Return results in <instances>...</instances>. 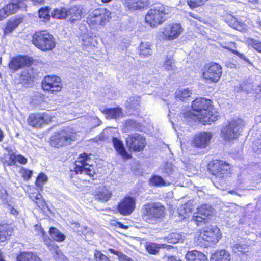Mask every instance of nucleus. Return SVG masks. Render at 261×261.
I'll list each match as a JSON object with an SVG mask.
<instances>
[{"instance_id": "obj_22", "label": "nucleus", "mask_w": 261, "mask_h": 261, "mask_svg": "<svg viewBox=\"0 0 261 261\" xmlns=\"http://www.w3.org/2000/svg\"><path fill=\"white\" fill-rule=\"evenodd\" d=\"M8 155L9 160L4 162V166H13L16 164V162L21 164H25L27 162V159L21 155H16L13 152H9Z\"/></svg>"}, {"instance_id": "obj_54", "label": "nucleus", "mask_w": 261, "mask_h": 261, "mask_svg": "<svg viewBox=\"0 0 261 261\" xmlns=\"http://www.w3.org/2000/svg\"><path fill=\"white\" fill-rule=\"evenodd\" d=\"M239 210H241V207L238 206L235 204H232L230 206L228 211L232 213H237Z\"/></svg>"}, {"instance_id": "obj_50", "label": "nucleus", "mask_w": 261, "mask_h": 261, "mask_svg": "<svg viewBox=\"0 0 261 261\" xmlns=\"http://www.w3.org/2000/svg\"><path fill=\"white\" fill-rule=\"evenodd\" d=\"M18 24L19 23H17L15 21L8 23L4 30V35H6L8 33L12 32L18 26Z\"/></svg>"}, {"instance_id": "obj_10", "label": "nucleus", "mask_w": 261, "mask_h": 261, "mask_svg": "<svg viewBox=\"0 0 261 261\" xmlns=\"http://www.w3.org/2000/svg\"><path fill=\"white\" fill-rule=\"evenodd\" d=\"M222 72V68L219 64L211 63L205 67L203 76L207 83H216L219 80Z\"/></svg>"}, {"instance_id": "obj_9", "label": "nucleus", "mask_w": 261, "mask_h": 261, "mask_svg": "<svg viewBox=\"0 0 261 261\" xmlns=\"http://www.w3.org/2000/svg\"><path fill=\"white\" fill-rule=\"evenodd\" d=\"M89 159V156L85 153L80 155L75 163L74 172L75 174L80 173L88 175L90 177L94 176L95 171L93 167L86 163Z\"/></svg>"}, {"instance_id": "obj_46", "label": "nucleus", "mask_w": 261, "mask_h": 261, "mask_svg": "<svg viewBox=\"0 0 261 261\" xmlns=\"http://www.w3.org/2000/svg\"><path fill=\"white\" fill-rule=\"evenodd\" d=\"M206 217L198 214V212L195 214L192 217V220L195 222L197 225H200L202 223H206Z\"/></svg>"}, {"instance_id": "obj_23", "label": "nucleus", "mask_w": 261, "mask_h": 261, "mask_svg": "<svg viewBox=\"0 0 261 261\" xmlns=\"http://www.w3.org/2000/svg\"><path fill=\"white\" fill-rule=\"evenodd\" d=\"M231 248L233 252L238 255L244 254L250 250L249 245L245 241L232 245Z\"/></svg>"}, {"instance_id": "obj_4", "label": "nucleus", "mask_w": 261, "mask_h": 261, "mask_svg": "<svg viewBox=\"0 0 261 261\" xmlns=\"http://www.w3.org/2000/svg\"><path fill=\"white\" fill-rule=\"evenodd\" d=\"M220 230L217 227L205 228L197 232L195 238L196 243L201 247H207L215 244L220 239Z\"/></svg>"}, {"instance_id": "obj_39", "label": "nucleus", "mask_w": 261, "mask_h": 261, "mask_svg": "<svg viewBox=\"0 0 261 261\" xmlns=\"http://www.w3.org/2000/svg\"><path fill=\"white\" fill-rule=\"evenodd\" d=\"M50 9L48 7L42 8L38 11L39 17L43 19L44 21L49 20L50 18L49 15Z\"/></svg>"}, {"instance_id": "obj_26", "label": "nucleus", "mask_w": 261, "mask_h": 261, "mask_svg": "<svg viewBox=\"0 0 261 261\" xmlns=\"http://www.w3.org/2000/svg\"><path fill=\"white\" fill-rule=\"evenodd\" d=\"M230 255L225 250H220L213 254L211 257V261H230Z\"/></svg>"}, {"instance_id": "obj_47", "label": "nucleus", "mask_w": 261, "mask_h": 261, "mask_svg": "<svg viewBox=\"0 0 261 261\" xmlns=\"http://www.w3.org/2000/svg\"><path fill=\"white\" fill-rule=\"evenodd\" d=\"M168 241L170 243H176L181 240V236L179 233H172L167 237Z\"/></svg>"}, {"instance_id": "obj_1", "label": "nucleus", "mask_w": 261, "mask_h": 261, "mask_svg": "<svg viewBox=\"0 0 261 261\" xmlns=\"http://www.w3.org/2000/svg\"><path fill=\"white\" fill-rule=\"evenodd\" d=\"M192 108L194 111L192 116L204 124H210L217 120V116L213 115L211 111L212 101L208 99H196L193 101Z\"/></svg>"}, {"instance_id": "obj_28", "label": "nucleus", "mask_w": 261, "mask_h": 261, "mask_svg": "<svg viewBox=\"0 0 261 261\" xmlns=\"http://www.w3.org/2000/svg\"><path fill=\"white\" fill-rule=\"evenodd\" d=\"M104 113L107 118L117 119L122 117V109L120 108H114L104 110Z\"/></svg>"}, {"instance_id": "obj_24", "label": "nucleus", "mask_w": 261, "mask_h": 261, "mask_svg": "<svg viewBox=\"0 0 261 261\" xmlns=\"http://www.w3.org/2000/svg\"><path fill=\"white\" fill-rule=\"evenodd\" d=\"M34 77L35 74L33 70L29 68L22 71L20 77V81L24 85L29 86L33 82Z\"/></svg>"}, {"instance_id": "obj_41", "label": "nucleus", "mask_w": 261, "mask_h": 261, "mask_svg": "<svg viewBox=\"0 0 261 261\" xmlns=\"http://www.w3.org/2000/svg\"><path fill=\"white\" fill-rule=\"evenodd\" d=\"M8 225L7 224H0V241L4 242L7 238L9 232L8 231Z\"/></svg>"}, {"instance_id": "obj_48", "label": "nucleus", "mask_w": 261, "mask_h": 261, "mask_svg": "<svg viewBox=\"0 0 261 261\" xmlns=\"http://www.w3.org/2000/svg\"><path fill=\"white\" fill-rule=\"evenodd\" d=\"M162 170V172L163 173H164L166 176H169L172 173L174 170L173 165L170 163H166Z\"/></svg>"}, {"instance_id": "obj_13", "label": "nucleus", "mask_w": 261, "mask_h": 261, "mask_svg": "<svg viewBox=\"0 0 261 261\" xmlns=\"http://www.w3.org/2000/svg\"><path fill=\"white\" fill-rule=\"evenodd\" d=\"M51 121L50 116L46 113L31 114L28 119L29 124L35 128H39L44 123H48Z\"/></svg>"}, {"instance_id": "obj_27", "label": "nucleus", "mask_w": 261, "mask_h": 261, "mask_svg": "<svg viewBox=\"0 0 261 261\" xmlns=\"http://www.w3.org/2000/svg\"><path fill=\"white\" fill-rule=\"evenodd\" d=\"M17 261H41L36 254L31 252H21L17 257Z\"/></svg>"}, {"instance_id": "obj_61", "label": "nucleus", "mask_w": 261, "mask_h": 261, "mask_svg": "<svg viewBox=\"0 0 261 261\" xmlns=\"http://www.w3.org/2000/svg\"><path fill=\"white\" fill-rule=\"evenodd\" d=\"M188 14L190 16L192 17L195 19H199L200 18V17L198 16L197 14H194L192 12H189Z\"/></svg>"}, {"instance_id": "obj_59", "label": "nucleus", "mask_w": 261, "mask_h": 261, "mask_svg": "<svg viewBox=\"0 0 261 261\" xmlns=\"http://www.w3.org/2000/svg\"><path fill=\"white\" fill-rule=\"evenodd\" d=\"M9 207H10V212L12 214H13L14 215H18V212L16 209L12 207H10V206H9Z\"/></svg>"}, {"instance_id": "obj_49", "label": "nucleus", "mask_w": 261, "mask_h": 261, "mask_svg": "<svg viewBox=\"0 0 261 261\" xmlns=\"http://www.w3.org/2000/svg\"><path fill=\"white\" fill-rule=\"evenodd\" d=\"M47 177L46 175L44 173H40L37 177L36 185L41 188L43 185L47 181Z\"/></svg>"}, {"instance_id": "obj_35", "label": "nucleus", "mask_w": 261, "mask_h": 261, "mask_svg": "<svg viewBox=\"0 0 261 261\" xmlns=\"http://www.w3.org/2000/svg\"><path fill=\"white\" fill-rule=\"evenodd\" d=\"M51 238L56 241L61 242L65 240V236L55 227H51L49 230Z\"/></svg>"}, {"instance_id": "obj_7", "label": "nucleus", "mask_w": 261, "mask_h": 261, "mask_svg": "<svg viewBox=\"0 0 261 261\" xmlns=\"http://www.w3.org/2000/svg\"><path fill=\"white\" fill-rule=\"evenodd\" d=\"M111 14V12L106 9H96L89 14L87 22L93 28L103 25L109 21Z\"/></svg>"}, {"instance_id": "obj_5", "label": "nucleus", "mask_w": 261, "mask_h": 261, "mask_svg": "<svg viewBox=\"0 0 261 261\" xmlns=\"http://www.w3.org/2000/svg\"><path fill=\"white\" fill-rule=\"evenodd\" d=\"M32 42L43 51L52 50L56 44L53 35L46 31L36 32L33 36Z\"/></svg>"}, {"instance_id": "obj_53", "label": "nucleus", "mask_w": 261, "mask_h": 261, "mask_svg": "<svg viewBox=\"0 0 261 261\" xmlns=\"http://www.w3.org/2000/svg\"><path fill=\"white\" fill-rule=\"evenodd\" d=\"M237 92L239 91H245L247 92L248 91V85H247L246 83H243L241 84L239 86H236L235 88Z\"/></svg>"}, {"instance_id": "obj_60", "label": "nucleus", "mask_w": 261, "mask_h": 261, "mask_svg": "<svg viewBox=\"0 0 261 261\" xmlns=\"http://www.w3.org/2000/svg\"><path fill=\"white\" fill-rule=\"evenodd\" d=\"M256 94L259 97H261V84L256 89Z\"/></svg>"}, {"instance_id": "obj_42", "label": "nucleus", "mask_w": 261, "mask_h": 261, "mask_svg": "<svg viewBox=\"0 0 261 261\" xmlns=\"http://www.w3.org/2000/svg\"><path fill=\"white\" fill-rule=\"evenodd\" d=\"M247 42L249 45H251L254 49L261 53V41L249 38L247 40Z\"/></svg>"}, {"instance_id": "obj_25", "label": "nucleus", "mask_w": 261, "mask_h": 261, "mask_svg": "<svg viewBox=\"0 0 261 261\" xmlns=\"http://www.w3.org/2000/svg\"><path fill=\"white\" fill-rule=\"evenodd\" d=\"M186 261H207L206 256L197 250L188 251L186 255Z\"/></svg>"}, {"instance_id": "obj_20", "label": "nucleus", "mask_w": 261, "mask_h": 261, "mask_svg": "<svg viewBox=\"0 0 261 261\" xmlns=\"http://www.w3.org/2000/svg\"><path fill=\"white\" fill-rule=\"evenodd\" d=\"M148 5V0H124V5L130 10L144 8Z\"/></svg>"}, {"instance_id": "obj_11", "label": "nucleus", "mask_w": 261, "mask_h": 261, "mask_svg": "<svg viewBox=\"0 0 261 261\" xmlns=\"http://www.w3.org/2000/svg\"><path fill=\"white\" fill-rule=\"evenodd\" d=\"M126 142L129 149L134 151H142L146 145L145 138L138 134L129 135L126 139Z\"/></svg>"}, {"instance_id": "obj_44", "label": "nucleus", "mask_w": 261, "mask_h": 261, "mask_svg": "<svg viewBox=\"0 0 261 261\" xmlns=\"http://www.w3.org/2000/svg\"><path fill=\"white\" fill-rule=\"evenodd\" d=\"M207 0H187V4L189 7L194 9L204 5Z\"/></svg>"}, {"instance_id": "obj_36", "label": "nucleus", "mask_w": 261, "mask_h": 261, "mask_svg": "<svg viewBox=\"0 0 261 261\" xmlns=\"http://www.w3.org/2000/svg\"><path fill=\"white\" fill-rule=\"evenodd\" d=\"M140 105V97L133 96L129 97L126 102V106L129 109H136Z\"/></svg>"}, {"instance_id": "obj_29", "label": "nucleus", "mask_w": 261, "mask_h": 261, "mask_svg": "<svg viewBox=\"0 0 261 261\" xmlns=\"http://www.w3.org/2000/svg\"><path fill=\"white\" fill-rule=\"evenodd\" d=\"M113 146L116 151L121 155L123 157H126L128 153L126 152L123 142L116 137H113L112 139Z\"/></svg>"}, {"instance_id": "obj_63", "label": "nucleus", "mask_w": 261, "mask_h": 261, "mask_svg": "<svg viewBox=\"0 0 261 261\" xmlns=\"http://www.w3.org/2000/svg\"><path fill=\"white\" fill-rule=\"evenodd\" d=\"M49 247H51V248H49V250H51V249H54V250H55L56 252V253H58V250H59V248L57 246H54V245H51L49 244Z\"/></svg>"}, {"instance_id": "obj_55", "label": "nucleus", "mask_w": 261, "mask_h": 261, "mask_svg": "<svg viewBox=\"0 0 261 261\" xmlns=\"http://www.w3.org/2000/svg\"><path fill=\"white\" fill-rule=\"evenodd\" d=\"M232 51L237 56H238V57H239L240 58L243 59L244 60H245L246 62L249 63H251L249 61V60L246 58V57L243 54H242V53H239V51H238L237 50H232Z\"/></svg>"}, {"instance_id": "obj_51", "label": "nucleus", "mask_w": 261, "mask_h": 261, "mask_svg": "<svg viewBox=\"0 0 261 261\" xmlns=\"http://www.w3.org/2000/svg\"><path fill=\"white\" fill-rule=\"evenodd\" d=\"M94 256L96 261H108L109 260L107 256L97 250L94 251Z\"/></svg>"}, {"instance_id": "obj_15", "label": "nucleus", "mask_w": 261, "mask_h": 261, "mask_svg": "<svg viewBox=\"0 0 261 261\" xmlns=\"http://www.w3.org/2000/svg\"><path fill=\"white\" fill-rule=\"evenodd\" d=\"M230 169V166L223 161L216 160L215 161L211 169L213 175L219 178H224L225 174L227 173Z\"/></svg>"}, {"instance_id": "obj_40", "label": "nucleus", "mask_w": 261, "mask_h": 261, "mask_svg": "<svg viewBox=\"0 0 261 261\" xmlns=\"http://www.w3.org/2000/svg\"><path fill=\"white\" fill-rule=\"evenodd\" d=\"M108 251L111 253L117 255L120 261H133L131 258L125 255L121 251H116L113 249L111 248L109 249Z\"/></svg>"}, {"instance_id": "obj_58", "label": "nucleus", "mask_w": 261, "mask_h": 261, "mask_svg": "<svg viewBox=\"0 0 261 261\" xmlns=\"http://www.w3.org/2000/svg\"><path fill=\"white\" fill-rule=\"evenodd\" d=\"M234 22L232 24V27L237 30H239L240 29L239 28L242 27L241 24H242V23L241 22L238 21L236 18H234Z\"/></svg>"}, {"instance_id": "obj_16", "label": "nucleus", "mask_w": 261, "mask_h": 261, "mask_svg": "<svg viewBox=\"0 0 261 261\" xmlns=\"http://www.w3.org/2000/svg\"><path fill=\"white\" fill-rule=\"evenodd\" d=\"M135 208V199L131 197H126L120 202L118 206V211L123 215H130Z\"/></svg>"}, {"instance_id": "obj_14", "label": "nucleus", "mask_w": 261, "mask_h": 261, "mask_svg": "<svg viewBox=\"0 0 261 261\" xmlns=\"http://www.w3.org/2000/svg\"><path fill=\"white\" fill-rule=\"evenodd\" d=\"M182 31L180 24L170 23L165 26L163 34L166 39L171 40L178 38Z\"/></svg>"}, {"instance_id": "obj_31", "label": "nucleus", "mask_w": 261, "mask_h": 261, "mask_svg": "<svg viewBox=\"0 0 261 261\" xmlns=\"http://www.w3.org/2000/svg\"><path fill=\"white\" fill-rule=\"evenodd\" d=\"M167 246L166 244H158L153 243H148L146 245L147 251L152 254H156L159 252L160 249L165 248Z\"/></svg>"}, {"instance_id": "obj_17", "label": "nucleus", "mask_w": 261, "mask_h": 261, "mask_svg": "<svg viewBox=\"0 0 261 261\" xmlns=\"http://www.w3.org/2000/svg\"><path fill=\"white\" fill-rule=\"evenodd\" d=\"M212 135L209 132H201L196 135L193 140V144L195 147L204 148L209 144Z\"/></svg>"}, {"instance_id": "obj_33", "label": "nucleus", "mask_w": 261, "mask_h": 261, "mask_svg": "<svg viewBox=\"0 0 261 261\" xmlns=\"http://www.w3.org/2000/svg\"><path fill=\"white\" fill-rule=\"evenodd\" d=\"M176 98L180 100L184 101L190 97L192 91L189 89H181L176 92Z\"/></svg>"}, {"instance_id": "obj_8", "label": "nucleus", "mask_w": 261, "mask_h": 261, "mask_svg": "<svg viewBox=\"0 0 261 261\" xmlns=\"http://www.w3.org/2000/svg\"><path fill=\"white\" fill-rule=\"evenodd\" d=\"M244 125V121L240 119H234L229 122L221 130L223 139L228 141L236 139L240 135V130Z\"/></svg>"}, {"instance_id": "obj_18", "label": "nucleus", "mask_w": 261, "mask_h": 261, "mask_svg": "<svg viewBox=\"0 0 261 261\" xmlns=\"http://www.w3.org/2000/svg\"><path fill=\"white\" fill-rule=\"evenodd\" d=\"M32 60L27 56L17 57L12 59L9 64L10 68L16 70L23 66H30Z\"/></svg>"}, {"instance_id": "obj_2", "label": "nucleus", "mask_w": 261, "mask_h": 261, "mask_svg": "<svg viewBox=\"0 0 261 261\" xmlns=\"http://www.w3.org/2000/svg\"><path fill=\"white\" fill-rule=\"evenodd\" d=\"M165 207L160 203H148L142 208V218L149 223L162 221L165 214Z\"/></svg>"}, {"instance_id": "obj_57", "label": "nucleus", "mask_w": 261, "mask_h": 261, "mask_svg": "<svg viewBox=\"0 0 261 261\" xmlns=\"http://www.w3.org/2000/svg\"><path fill=\"white\" fill-rule=\"evenodd\" d=\"M0 197L5 202V201L7 202L6 199L7 197V194L6 193V191L5 190H2L0 192Z\"/></svg>"}, {"instance_id": "obj_32", "label": "nucleus", "mask_w": 261, "mask_h": 261, "mask_svg": "<svg viewBox=\"0 0 261 261\" xmlns=\"http://www.w3.org/2000/svg\"><path fill=\"white\" fill-rule=\"evenodd\" d=\"M67 9L65 8H57L53 10L51 16L55 19H63L67 17Z\"/></svg>"}, {"instance_id": "obj_38", "label": "nucleus", "mask_w": 261, "mask_h": 261, "mask_svg": "<svg viewBox=\"0 0 261 261\" xmlns=\"http://www.w3.org/2000/svg\"><path fill=\"white\" fill-rule=\"evenodd\" d=\"M198 214L207 218L213 213V210L211 207L206 204L202 205L198 208Z\"/></svg>"}, {"instance_id": "obj_62", "label": "nucleus", "mask_w": 261, "mask_h": 261, "mask_svg": "<svg viewBox=\"0 0 261 261\" xmlns=\"http://www.w3.org/2000/svg\"><path fill=\"white\" fill-rule=\"evenodd\" d=\"M167 261H180L177 260V258L174 256L167 257Z\"/></svg>"}, {"instance_id": "obj_30", "label": "nucleus", "mask_w": 261, "mask_h": 261, "mask_svg": "<svg viewBox=\"0 0 261 261\" xmlns=\"http://www.w3.org/2000/svg\"><path fill=\"white\" fill-rule=\"evenodd\" d=\"M30 199L33 201L39 208H44L46 204L42 195L38 193H31L29 194Z\"/></svg>"}, {"instance_id": "obj_52", "label": "nucleus", "mask_w": 261, "mask_h": 261, "mask_svg": "<svg viewBox=\"0 0 261 261\" xmlns=\"http://www.w3.org/2000/svg\"><path fill=\"white\" fill-rule=\"evenodd\" d=\"M22 177L24 180L29 179L32 175V171L24 168H22L20 170Z\"/></svg>"}, {"instance_id": "obj_64", "label": "nucleus", "mask_w": 261, "mask_h": 261, "mask_svg": "<svg viewBox=\"0 0 261 261\" xmlns=\"http://www.w3.org/2000/svg\"><path fill=\"white\" fill-rule=\"evenodd\" d=\"M259 29L261 30V19H258L256 22Z\"/></svg>"}, {"instance_id": "obj_56", "label": "nucleus", "mask_w": 261, "mask_h": 261, "mask_svg": "<svg viewBox=\"0 0 261 261\" xmlns=\"http://www.w3.org/2000/svg\"><path fill=\"white\" fill-rule=\"evenodd\" d=\"M7 12L4 7L0 9V21L9 16Z\"/></svg>"}, {"instance_id": "obj_19", "label": "nucleus", "mask_w": 261, "mask_h": 261, "mask_svg": "<svg viewBox=\"0 0 261 261\" xmlns=\"http://www.w3.org/2000/svg\"><path fill=\"white\" fill-rule=\"evenodd\" d=\"M82 10L81 6H73L67 10V15L66 18L71 23H74L76 21H79L82 17Z\"/></svg>"}, {"instance_id": "obj_3", "label": "nucleus", "mask_w": 261, "mask_h": 261, "mask_svg": "<svg viewBox=\"0 0 261 261\" xmlns=\"http://www.w3.org/2000/svg\"><path fill=\"white\" fill-rule=\"evenodd\" d=\"M171 14V9L167 6H158L150 9L145 16V21L150 26L155 27L161 24Z\"/></svg>"}, {"instance_id": "obj_12", "label": "nucleus", "mask_w": 261, "mask_h": 261, "mask_svg": "<svg viewBox=\"0 0 261 261\" xmlns=\"http://www.w3.org/2000/svg\"><path fill=\"white\" fill-rule=\"evenodd\" d=\"M42 88L51 93L60 91L62 89L61 79L57 76H47L42 82Z\"/></svg>"}, {"instance_id": "obj_43", "label": "nucleus", "mask_w": 261, "mask_h": 261, "mask_svg": "<svg viewBox=\"0 0 261 261\" xmlns=\"http://www.w3.org/2000/svg\"><path fill=\"white\" fill-rule=\"evenodd\" d=\"M150 183L155 186H162L164 185L165 182L163 179L159 176L154 175L149 180Z\"/></svg>"}, {"instance_id": "obj_34", "label": "nucleus", "mask_w": 261, "mask_h": 261, "mask_svg": "<svg viewBox=\"0 0 261 261\" xmlns=\"http://www.w3.org/2000/svg\"><path fill=\"white\" fill-rule=\"evenodd\" d=\"M141 128L140 123L134 120H127L125 123L124 131L128 132L133 130H139Z\"/></svg>"}, {"instance_id": "obj_6", "label": "nucleus", "mask_w": 261, "mask_h": 261, "mask_svg": "<svg viewBox=\"0 0 261 261\" xmlns=\"http://www.w3.org/2000/svg\"><path fill=\"white\" fill-rule=\"evenodd\" d=\"M75 139V134L71 129L67 128L55 133L50 138V144L58 148L70 144Z\"/></svg>"}, {"instance_id": "obj_45", "label": "nucleus", "mask_w": 261, "mask_h": 261, "mask_svg": "<svg viewBox=\"0 0 261 261\" xmlns=\"http://www.w3.org/2000/svg\"><path fill=\"white\" fill-rule=\"evenodd\" d=\"M163 67L167 71H172L176 68L174 62L170 59H167L165 60Z\"/></svg>"}, {"instance_id": "obj_37", "label": "nucleus", "mask_w": 261, "mask_h": 261, "mask_svg": "<svg viewBox=\"0 0 261 261\" xmlns=\"http://www.w3.org/2000/svg\"><path fill=\"white\" fill-rule=\"evenodd\" d=\"M140 55L146 57L152 53L150 45L148 42H142L140 46Z\"/></svg>"}, {"instance_id": "obj_21", "label": "nucleus", "mask_w": 261, "mask_h": 261, "mask_svg": "<svg viewBox=\"0 0 261 261\" xmlns=\"http://www.w3.org/2000/svg\"><path fill=\"white\" fill-rule=\"evenodd\" d=\"M95 198L99 200L107 201L111 197V192L104 186H100L93 193Z\"/></svg>"}]
</instances>
